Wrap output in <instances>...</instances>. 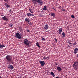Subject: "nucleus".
Here are the masks:
<instances>
[{
    "instance_id": "f257e3e1",
    "label": "nucleus",
    "mask_w": 78,
    "mask_h": 78,
    "mask_svg": "<svg viewBox=\"0 0 78 78\" xmlns=\"http://www.w3.org/2000/svg\"><path fill=\"white\" fill-rule=\"evenodd\" d=\"M5 59H6L7 61L9 62V64H10V63H11L12 64H13L14 62H13V61L12 60V57H11V56L10 55H7L6 56Z\"/></svg>"
},
{
    "instance_id": "f03ea898",
    "label": "nucleus",
    "mask_w": 78,
    "mask_h": 78,
    "mask_svg": "<svg viewBox=\"0 0 78 78\" xmlns=\"http://www.w3.org/2000/svg\"><path fill=\"white\" fill-rule=\"evenodd\" d=\"M23 42L24 44L26 45V46H28V47H29L30 44H31V41H28V40L27 39H25Z\"/></svg>"
},
{
    "instance_id": "7ed1b4c3",
    "label": "nucleus",
    "mask_w": 78,
    "mask_h": 78,
    "mask_svg": "<svg viewBox=\"0 0 78 78\" xmlns=\"http://www.w3.org/2000/svg\"><path fill=\"white\" fill-rule=\"evenodd\" d=\"M34 2H35L37 3L40 4V5H42L43 4V2L42 0H33Z\"/></svg>"
},
{
    "instance_id": "20e7f679",
    "label": "nucleus",
    "mask_w": 78,
    "mask_h": 78,
    "mask_svg": "<svg viewBox=\"0 0 78 78\" xmlns=\"http://www.w3.org/2000/svg\"><path fill=\"white\" fill-rule=\"evenodd\" d=\"M15 37L16 38L19 39H20L22 35H20V34L19 33H16L15 34Z\"/></svg>"
},
{
    "instance_id": "39448f33",
    "label": "nucleus",
    "mask_w": 78,
    "mask_h": 78,
    "mask_svg": "<svg viewBox=\"0 0 78 78\" xmlns=\"http://www.w3.org/2000/svg\"><path fill=\"white\" fill-rule=\"evenodd\" d=\"M40 64H41V66L43 67V66H44V65H45V62L44 61H41L40 60L39 61Z\"/></svg>"
},
{
    "instance_id": "423d86ee",
    "label": "nucleus",
    "mask_w": 78,
    "mask_h": 78,
    "mask_svg": "<svg viewBox=\"0 0 78 78\" xmlns=\"http://www.w3.org/2000/svg\"><path fill=\"white\" fill-rule=\"evenodd\" d=\"M9 69H10L11 70H13L14 69V67L12 65H9L8 66Z\"/></svg>"
},
{
    "instance_id": "0eeeda50",
    "label": "nucleus",
    "mask_w": 78,
    "mask_h": 78,
    "mask_svg": "<svg viewBox=\"0 0 78 78\" xmlns=\"http://www.w3.org/2000/svg\"><path fill=\"white\" fill-rule=\"evenodd\" d=\"M78 48H76L74 50L73 53L74 54H76L78 52Z\"/></svg>"
},
{
    "instance_id": "6e6552de",
    "label": "nucleus",
    "mask_w": 78,
    "mask_h": 78,
    "mask_svg": "<svg viewBox=\"0 0 78 78\" xmlns=\"http://www.w3.org/2000/svg\"><path fill=\"white\" fill-rule=\"evenodd\" d=\"M2 19L3 20H5V21H8V19L6 17H5V16H4L2 18Z\"/></svg>"
},
{
    "instance_id": "1a4fd4ad",
    "label": "nucleus",
    "mask_w": 78,
    "mask_h": 78,
    "mask_svg": "<svg viewBox=\"0 0 78 78\" xmlns=\"http://www.w3.org/2000/svg\"><path fill=\"white\" fill-rule=\"evenodd\" d=\"M57 69L58 71H61L62 70V68L60 67V66H57Z\"/></svg>"
},
{
    "instance_id": "9d476101",
    "label": "nucleus",
    "mask_w": 78,
    "mask_h": 78,
    "mask_svg": "<svg viewBox=\"0 0 78 78\" xmlns=\"http://www.w3.org/2000/svg\"><path fill=\"white\" fill-rule=\"evenodd\" d=\"M5 5L6 8H10V5L6 3H5Z\"/></svg>"
},
{
    "instance_id": "9b49d317",
    "label": "nucleus",
    "mask_w": 78,
    "mask_h": 78,
    "mask_svg": "<svg viewBox=\"0 0 78 78\" xmlns=\"http://www.w3.org/2000/svg\"><path fill=\"white\" fill-rule=\"evenodd\" d=\"M30 19L26 18L25 19V22H29L30 21Z\"/></svg>"
},
{
    "instance_id": "f8f14e48",
    "label": "nucleus",
    "mask_w": 78,
    "mask_h": 78,
    "mask_svg": "<svg viewBox=\"0 0 78 78\" xmlns=\"http://www.w3.org/2000/svg\"><path fill=\"white\" fill-rule=\"evenodd\" d=\"M48 24H46L45 25V27H44V30H48Z\"/></svg>"
},
{
    "instance_id": "ddd939ff",
    "label": "nucleus",
    "mask_w": 78,
    "mask_h": 78,
    "mask_svg": "<svg viewBox=\"0 0 78 78\" xmlns=\"http://www.w3.org/2000/svg\"><path fill=\"white\" fill-rule=\"evenodd\" d=\"M58 34H61V33H62V28H60L58 30Z\"/></svg>"
},
{
    "instance_id": "4468645a",
    "label": "nucleus",
    "mask_w": 78,
    "mask_h": 78,
    "mask_svg": "<svg viewBox=\"0 0 78 78\" xmlns=\"http://www.w3.org/2000/svg\"><path fill=\"white\" fill-rule=\"evenodd\" d=\"M62 36L63 38H64V37H65V36H66V34H65L64 32L62 33Z\"/></svg>"
},
{
    "instance_id": "2eb2a0df",
    "label": "nucleus",
    "mask_w": 78,
    "mask_h": 78,
    "mask_svg": "<svg viewBox=\"0 0 78 78\" xmlns=\"http://www.w3.org/2000/svg\"><path fill=\"white\" fill-rule=\"evenodd\" d=\"M50 14L51 15V16H52L54 17H55V16H56V15H55V14L54 13L51 12V13Z\"/></svg>"
},
{
    "instance_id": "dca6fc26",
    "label": "nucleus",
    "mask_w": 78,
    "mask_h": 78,
    "mask_svg": "<svg viewBox=\"0 0 78 78\" xmlns=\"http://www.w3.org/2000/svg\"><path fill=\"white\" fill-rule=\"evenodd\" d=\"M43 10H44V11H47V6L46 5L44 6L43 8Z\"/></svg>"
},
{
    "instance_id": "f3484780",
    "label": "nucleus",
    "mask_w": 78,
    "mask_h": 78,
    "mask_svg": "<svg viewBox=\"0 0 78 78\" xmlns=\"http://www.w3.org/2000/svg\"><path fill=\"white\" fill-rule=\"evenodd\" d=\"M51 76H52L53 77H55V74L53 72H51Z\"/></svg>"
},
{
    "instance_id": "a211bd4d",
    "label": "nucleus",
    "mask_w": 78,
    "mask_h": 78,
    "mask_svg": "<svg viewBox=\"0 0 78 78\" xmlns=\"http://www.w3.org/2000/svg\"><path fill=\"white\" fill-rule=\"evenodd\" d=\"M74 66H78V62H74Z\"/></svg>"
},
{
    "instance_id": "6ab92c4d",
    "label": "nucleus",
    "mask_w": 78,
    "mask_h": 78,
    "mask_svg": "<svg viewBox=\"0 0 78 78\" xmlns=\"http://www.w3.org/2000/svg\"><path fill=\"white\" fill-rule=\"evenodd\" d=\"M29 11L31 12V13H33V9H32L31 8H30V7L29 8Z\"/></svg>"
},
{
    "instance_id": "aec40b11",
    "label": "nucleus",
    "mask_w": 78,
    "mask_h": 78,
    "mask_svg": "<svg viewBox=\"0 0 78 78\" xmlns=\"http://www.w3.org/2000/svg\"><path fill=\"white\" fill-rule=\"evenodd\" d=\"M5 45H2L0 44V48H3V47H5Z\"/></svg>"
},
{
    "instance_id": "412c9836",
    "label": "nucleus",
    "mask_w": 78,
    "mask_h": 78,
    "mask_svg": "<svg viewBox=\"0 0 78 78\" xmlns=\"http://www.w3.org/2000/svg\"><path fill=\"white\" fill-rule=\"evenodd\" d=\"M36 45L38 47H39V48H41V46L39 45V43H38V42H37L36 43Z\"/></svg>"
},
{
    "instance_id": "4be33fe9",
    "label": "nucleus",
    "mask_w": 78,
    "mask_h": 78,
    "mask_svg": "<svg viewBox=\"0 0 78 78\" xmlns=\"http://www.w3.org/2000/svg\"><path fill=\"white\" fill-rule=\"evenodd\" d=\"M27 16H29V17H30V16H31V14L30 13H27Z\"/></svg>"
},
{
    "instance_id": "5701e85b",
    "label": "nucleus",
    "mask_w": 78,
    "mask_h": 78,
    "mask_svg": "<svg viewBox=\"0 0 78 78\" xmlns=\"http://www.w3.org/2000/svg\"><path fill=\"white\" fill-rule=\"evenodd\" d=\"M67 43H68V44H70V45H72V43H71V41H68Z\"/></svg>"
},
{
    "instance_id": "b1692460",
    "label": "nucleus",
    "mask_w": 78,
    "mask_h": 78,
    "mask_svg": "<svg viewBox=\"0 0 78 78\" xmlns=\"http://www.w3.org/2000/svg\"><path fill=\"white\" fill-rule=\"evenodd\" d=\"M28 24L30 25H32V23L31 22H30V21H29V22H28Z\"/></svg>"
},
{
    "instance_id": "393cba45",
    "label": "nucleus",
    "mask_w": 78,
    "mask_h": 78,
    "mask_svg": "<svg viewBox=\"0 0 78 78\" xmlns=\"http://www.w3.org/2000/svg\"><path fill=\"white\" fill-rule=\"evenodd\" d=\"M61 10L62 11H65V9H64V8L63 7H62V9Z\"/></svg>"
},
{
    "instance_id": "a878e982",
    "label": "nucleus",
    "mask_w": 78,
    "mask_h": 78,
    "mask_svg": "<svg viewBox=\"0 0 78 78\" xmlns=\"http://www.w3.org/2000/svg\"><path fill=\"white\" fill-rule=\"evenodd\" d=\"M9 26H10V27H13V25L11 23L10 24H9Z\"/></svg>"
},
{
    "instance_id": "bb28decb",
    "label": "nucleus",
    "mask_w": 78,
    "mask_h": 78,
    "mask_svg": "<svg viewBox=\"0 0 78 78\" xmlns=\"http://www.w3.org/2000/svg\"><path fill=\"white\" fill-rule=\"evenodd\" d=\"M73 45H76V42H74L73 43Z\"/></svg>"
},
{
    "instance_id": "cd10ccee",
    "label": "nucleus",
    "mask_w": 78,
    "mask_h": 78,
    "mask_svg": "<svg viewBox=\"0 0 78 78\" xmlns=\"http://www.w3.org/2000/svg\"><path fill=\"white\" fill-rule=\"evenodd\" d=\"M42 41H44L45 40V39L44 38L42 37Z\"/></svg>"
},
{
    "instance_id": "c85d7f7f",
    "label": "nucleus",
    "mask_w": 78,
    "mask_h": 78,
    "mask_svg": "<svg viewBox=\"0 0 78 78\" xmlns=\"http://www.w3.org/2000/svg\"><path fill=\"white\" fill-rule=\"evenodd\" d=\"M58 8H59V9H61V10L62 9V8L61 7V6H59Z\"/></svg>"
},
{
    "instance_id": "c756f323",
    "label": "nucleus",
    "mask_w": 78,
    "mask_h": 78,
    "mask_svg": "<svg viewBox=\"0 0 78 78\" xmlns=\"http://www.w3.org/2000/svg\"><path fill=\"white\" fill-rule=\"evenodd\" d=\"M71 17H72V18H75V16H74L73 15H72Z\"/></svg>"
},
{
    "instance_id": "7c9ffc66",
    "label": "nucleus",
    "mask_w": 78,
    "mask_h": 78,
    "mask_svg": "<svg viewBox=\"0 0 78 78\" xmlns=\"http://www.w3.org/2000/svg\"><path fill=\"white\" fill-rule=\"evenodd\" d=\"M54 40L56 42H57V41H58V40H57V39H56V38H55L54 39Z\"/></svg>"
},
{
    "instance_id": "2f4dec72",
    "label": "nucleus",
    "mask_w": 78,
    "mask_h": 78,
    "mask_svg": "<svg viewBox=\"0 0 78 78\" xmlns=\"http://www.w3.org/2000/svg\"><path fill=\"white\" fill-rule=\"evenodd\" d=\"M55 65L56 66H57V65H58V63H57L56 62H55Z\"/></svg>"
},
{
    "instance_id": "473e14b6",
    "label": "nucleus",
    "mask_w": 78,
    "mask_h": 78,
    "mask_svg": "<svg viewBox=\"0 0 78 78\" xmlns=\"http://www.w3.org/2000/svg\"><path fill=\"white\" fill-rule=\"evenodd\" d=\"M30 31L29 30H27V32H28V33L30 32Z\"/></svg>"
},
{
    "instance_id": "72a5a7b5",
    "label": "nucleus",
    "mask_w": 78,
    "mask_h": 78,
    "mask_svg": "<svg viewBox=\"0 0 78 78\" xmlns=\"http://www.w3.org/2000/svg\"><path fill=\"white\" fill-rule=\"evenodd\" d=\"M12 11H11V9H10V10L9 11V12H12Z\"/></svg>"
},
{
    "instance_id": "f704fd0d",
    "label": "nucleus",
    "mask_w": 78,
    "mask_h": 78,
    "mask_svg": "<svg viewBox=\"0 0 78 78\" xmlns=\"http://www.w3.org/2000/svg\"><path fill=\"white\" fill-rule=\"evenodd\" d=\"M43 59H47V58H45V57H43Z\"/></svg>"
},
{
    "instance_id": "c9c22d12",
    "label": "nucleus",
    "mask_w": 78,
    "mask_h": 78,
    "mask_svg": "<svg viewBox=\"0 0 78 78\" xmlns=\"http://www.w3.org/2000/svg\"><path fill=\"white\" fill-rule=\"evenodd\" d=\"M31 16H34V15L33 14H31Z\"/></svg>"
},
{
    "instance_id": "e433bc0d",
    "label": "nucleus",
    "mask_w": 78,
    "mask_h": 78,
    "mask_svg": "<svg viewBox=\"0 0 78 78\" xmlns=\"http://www.w3.org/2000/svg\"><path fill=\"white\" fill-rule=\"evenodd\" d=\"M58 33H57V35L58 36H59V34H58Z\"/></svg>"
},
{
    "instance_id": "4c0bfd02",
    "label": "nucleus",
    "mask_w": 78,
    "mask_h": 78,
    "mask_svg": "<svg viewBox=\"0 0 78 78\" xmlns=\"http://www.w3.org/2000/svg\"><path fill=\"white\" fill-rule=\"evenodd\" d=\"M68 47H69V48H70V45H69Z\"/></svg>"
},
{
    "instance_id": "58836bf2",
    "label": "nucleus",
    "mask_w": 78,
    "mask_h": 78,
    "mask_svg": "<svg viewBox=\"0 0 78 78\" xmlns=\"http://www.w3.org/2000/svg\"><path fill=\"white\" fill-rule=\"evenodd\" d=\"M5 2H7V0H4Z\"/></svg>"
},
{
    "instance_id": "ea45409f",
    "label": "nucleus",
    "mask_w": 78,
    "mask_h": 78,
    "mask_svg": "<svg viewBox=\"0 0 78 78\" xmlns=\"http://www.w3.org/2000/svg\"><path fill=\"white\" fill-rule=\"evenodd\" d=\"M1 16H4V15H1Z\"/></svg>"
},
{
    "instance_id": "a19ab883",
    "label": "nucleus",
    "mask_w": 78,
    "mask_h": 78,
    "mask_svg": "<svg viewBox=\"0 0 78 78\" xmlns=\"http://www.w3.org/2000/svg\"><path fill=\"white\" fill-rule=\"evenodd\" d=\"M53 9H54V10H55V11H56V10H55V8H53Z\"/></svg>"
},
{
    "instance_id": "79ce46f5",
    "label": "nucleus",
    "mask_w": 78,
    "mask_h": 78,
    "mask_svg": "<svg viewBox=\"0 0 78 78\" xmlns=\"http://www.w3.org/2000/svg\"><path fill=\"white\" fill-rule=\"evenodd\" d=\"M46 58H48V59H49V57H47Z\"/></svg>"
},
{
    "instance_id": "37998d69",
    "label": "nucleus",
    "mask_w": 78,
    "mask_h": 78,
    "mask_svg": "<svg viewBox=\"0 0 78 78\" xmlns=\"http://www.w3.org/2000/svg\"><path fill=\"white\" fill-rule=\"evenodd\" d=\"M77 58H78V54L77 55Z\"/></svg>"
},
{
    "instance_id": "c03bdc74",
    "label": "nucleus",
    "mask_w": 78,
    "mask_h": 78,
    "mask_svg": "<svg viewBox=\"0 0 78 78\" xmlns=\"http://www.w3.org/2000/svg\"><path fill=\"white\" fill-rule=\"evenodd\" d=\"M42 12H44V11H42Z\"/></svg>"
}]
</instances>
